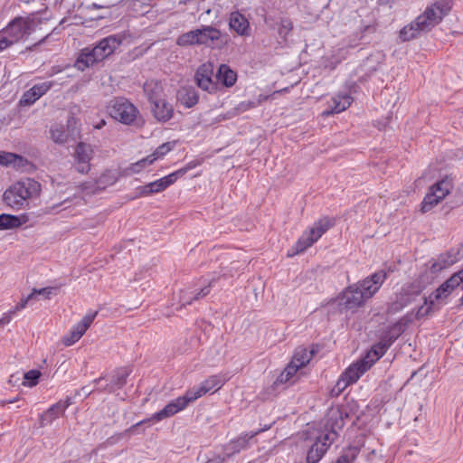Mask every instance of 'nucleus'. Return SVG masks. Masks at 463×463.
I'll return each instance as SVG.
<instances>
[{
    "label": "nucleus",
    "mask_w": 463,
    "mask_h": 463,
    "mask_svg": "<svg viewBox=\"0 0 463 463\" xmlns=\"http://www.w3.org/2000/svg\"><path fill=\"white\" fill-rule=\"evenodd\" d=\"M151 112L158 122H166L173 118L174 109L165 99L150 105Z\"/></svg>",
    "instance_id": "4be33fe9"
},
{
    "label": "nucleus",
    "mask_w": 463,
    "mask_h": 463,
    "mask_svg": "<svg viewBox=\"0 0 463 463\" xmlns=\"http://www.w3.org/2000/svg\"><path fill=\"white\" fill-rule=\"evenodd\" d=\"M452 187V182L448 177L433 184L421 203V211L423 213L430 211L450 193Z\"/></svg>",
    "instance_id": "1a4fd4ad"
},
{
    "label": "nucleus",
    "mask_w": 463,
    "mask_h": 463,
    "mask_svg": "<svg viewBox=\"0 0 463 463\" xmlns=\"http://www.w3.org/2000/svg\"><path fill=\"white\" fill-rule=\"evenodd\" d=\"M98 315V311L88 312L83 318L74 325L70 333L62 338V343L66 346H71L78 342L85 334Z\"/></svg>",
    "instance_id": "f8f14e48"
},
{
    "label": "nucleus",
    "mask_w": 463,
    "mask_h": 463,
    "mask_svg": "<svg viewBox=\"0 0 463 463\" xmlns=\"http://www.w3.org/2000/svg\"><path fill=\"white\" fill-rule=\"evenodd\" d=\"M14 314L12 313V310L8 311L7 313H5L2 317L0 318V326L7 325L11 322L13 316Z\"/></svg>",
    "instance_id": "603ef678"
},
{
    "label": "nucleus",
    "mask_w": 463,
    "mask_h": 463,
    "mask_svg": "<svg viewBox=\"0 0 463 463\" xmlns=\"http://www.w3.org/2000/svg\"><path fill=\"white\" fill-rule=\"evenodd\" d=\"M217 80L225 87H232L237 80V74L228 65L222 64L217 72Z\"/></svg>",
    "instance_id": "cd10ccee"
},
{
    "label": "nucleus",
    "mask_w": 463,
    "mask_h": 463,
    "mask_svg": "<svg viewBox=\"0 0 463 463\" xmlns=\"http://www.w3.org/2000/svg\"><path fill=\"white\" fill-rule=\"evenodd\" d=\"M386 279V272L384 270H379L355 285L366 300H368L380 289Z\"/></svg>",
    "instance_id": "ddd939ff"
},
{
    "label": "nucleus",
    "mask_w": 463,
    "mask_h": 463,
    "mask_svg": "<svg viewBox=\"0 0 463 463\" xmlns=\"http://www.w3.org/2000/svg\"><path fill=\"white\" fill-rule=\"evenodd\" d=\"M213 64L206 62L199 66L195 73V81L199 88L213 93L217 90L216 83L213 80Z\"/></svg>",
    "instance_id": "2eb2a0df"
},
{
    "label": "nucleus",
    "mask_w": 463,
    "mask_h": 463,
    "mask_svg": "<svg viewBox=\"0 0 463 463\" xmlns=\"http://www.w3.org/2000/svg\"><path fill=\"white\" fill-rule=\"evenodd\" d=\"M184 175L182 171H175L170 175L151 182L141 187L142 195H150L155 193H160L173 184L179 177Z\"/></svg>",
    "instance_id": "dca6fc26"
},
{
    "label": "nucleus",
    "mask_w": 463,
    "mask_h": 463,
    "mask_svg": "<svg viewBox=\"0 0 463 463\" xmlns=\"http://www.w3.org/2000/svg\"><path fill=\"white\" fill-rule=\"evenodd\" d=\"M371 357V354L356 363L352 364L344 373L343 375L352 384L356 383L357 380L372 366V362H368V358Z\"/></svg>",
    "instance_id": "aec40b11"
},
{
    "label": "nucleus",
    "mask_w": 463,
    "mask_h": 463,
    "mask_svg": "<svg viewBox=\"0 0 463 463\" xmlns=\"http://www.w3.org/2000/svg\"><path fill=\"white\" fill-rule=\"evenodd\" d=\"M18 401V398H13V400H6L3 402V404L13 403Z\"/></svg>",
    "instance_id": "6e6d98bb"
},
{
    "label": "nucleus",
    "mask_w": 463,
    "mask_h": 463,
    "mask_svg": "<svg viewBox=\"0 0 463 463\" xmlns=\"http://www.w3.org/2000/svg\"><path fill=\"white\" fill-rule=\"evenodd\" d=\"M93 148L90 145L80 142L76 146L73 160L75 169L81 174L90 170V161L93 157Z\"/></svg>",
    "instance_id": "4468645a"
},
{
    "label": "nucleus",
    "mask_w": 463,
    "mask_h": 463,
    "mask_svg": "<svg viewBox=\"0 0 463 463\" xmlns=\"http://www.w3.org/2000/svg\"><path fill=\"white\" fill-rule=\"evenodd\" d=\"M344 425L343 413L338 409H331L324 420L310 427L307 431L309 445L306 463H318L335 441Z\"/></svg>",
    "instance_id": "f257e3e1"
},
{
    "label": "nucleus",
    "mask_w": 463,
    "mask_h": 463,
    "mask_svg": "<svg viewBox=\"0 0 463 463\" xmlns=\"http://www.w3.org/2000/svg\"><path fill=\"white\" fill-rule=\"evenodd\" d=\"M52 288H40V289H36V288H34L31 294H33V298H34L37 295H41V296H43V297H45L46 298H49V296H50V295H51V293H52Z\"/></svg>",
    "instance_id": "8fccbe9b"
},
{
    "label": "nucleus",
    "mask_w": 463,
    "mask_h": 463,
    "mask_svg": "<svg viewBox=\"0 0 463 463\" xmlns=\"http://www.w3.org/2000/svg\"><path fill=\"white\" fill-rule=\"evenodd\" d=\"M131 370L127 367L119 368L117 370L111 383L108 384L104 390L109 392H113L117 389L122 388L127 383V378L129 376Z\"/></svg>",
    "instance_id": "bb28decb"
},
{
    "label": "nucleus",
    "mask_w": 463,
    "mask_h": 463,
    "mask_svg": "<svg viewBox=\"0 0 463 463\" xmlns=\"http://www.w3.org/2000/svg\"><path fill=\"white\" fill-rule=\"evenodd\" d=\"M353 98L347 93H338L332 97L329 109L322 112L323 117L345 111L352 104Z\"/></svg>",
    "instance_id": "412c9836"
},
{
    "label": "nucleus",
    "mask_w": 463,
    "mask_h": 463,
    "mask_svg": "<svg viewBox=\"0 0 463 463\" xmlns=\"http://www.w3.org/2000/svg\"><path fill=\"white\" fill-rule=\"evenodd\" d=\"M422 291V287L418 282L404 285L401 291L397 294L396 298L392 301L389 307V313H397L415 300Z\"/></svg>",
    "instance_id": "9d476101"
},
{
    "label": "nucleus",
    "mask_w": 463,
    "mask_h": 463,
    "mask_svg": "<svg viewBox=\"0 0 463 463\" xmlns=\"http://www.w3.org/2000/svg\"><path fill=\"white\" fill-rule=\"evenodd\" d=\"M450 10L451 4L449 1H437L433 5L428 6L425 11L416 18V24L425 32H429L439 24Z\"/></svg>",
    "instance_id": "423d86ee"
},
{
    "label": "nucleus",
    "mask_w": 463,
    "mask_h": 463,
    "mask_svg": "<svg viewBox=\"0 0 463 463\" xmlns=\"http://www.w3.org/2000/svg\"><path fill=\"white\" fill-rule=\"evenodd\" d=\"M446 287H449L452 291L462 284L463 289V269L454 273L449 279L445 281Z\"/></svg>",
    "instance_id": "37998d69"
},
{
    "label": "nucleus",
    "mask_w": 463,
    "mask_h": 463,
    "mask_svg": "<svg viewBox=\"0 0 463 463\" xmlns=\"http://www.w3.org/2000/svg\"><path fill=\"white\" fill-rule=\"evenodd\" d=\"M313 356V352L306 348H297L292 358V362L297 364L299 368L307 365Z\"/></svg>",
    "instance_id": "f704fd0d"
},
{
    "label": "nucleus",
    "mask_w": 463,
    "mask_h": 463,
    "mask_svg": "<svg viewBox=\"0 0 463 463\" xmlns=\"http://www.w3.org/2000/svg\"><path fill=\"white\" fill-rule=\"evenodd\" d=\"M211 283L202 288L198 292L194 291H183L180 297V302L182 306L191 305L194 300H198L204 298L210 293Z\"/></svg>",
    "instance_id": "c756f323"
},
{
    "label": "nucleus",
    "mask_w": 463,
    "mask_h": 463,
    "mask_svg": "<svg viewBox=\"0 0 463 463\" xmlns=\"http://www.w3.org/2000/svg\"><path fill=\"white\" fill-rule=\"evenodd\" d=\"M395 338L383 339L378 344L373 345L372 350L368 353L371 354V357L368 358V362H372V365L379 360L391 346Z\"/></svg>",
    "instance_id": "2f4dec72"
},
{
    "label": "nucleus",
    "mask_w": 463,
    "mask_h": 463,
    "mask_svg": "<svg viewBox=\"0 0 463 463\" xmlns=\"http://www.w3.org/2000/svg\"><path fill=\"white\" fill-rule=\"evenodd\" d=\"M108 111L112 118L125 125L132 124L139 114L137 108L122 97L111 100Z\"/></svg>",
    "instance_id": "6e6552de"
},
{
    "label": "nucleus",
    "mask_w": 463,
    "mask_h": 463,
    "mask_svg": "<svg viewBox=\"0 0 463 463\" xmlns=\"http://www.w3.org/2000/svg\"><path fill=\"white\" fill-rule=\"evenodd\" d=\"M195 165H196L195 164H194L193 162H190L184 167L178 169L177 171L184 172V175L188 170L193 169L194 167H195Z\"/></svg>",
    "instance_id": "864d4df0"
},
{
    "label": "nucleus",
    "mask_w": 463,
    "mask_h": 463,
    "mask_svg": "<svg viewBox=\"0 0 463 463\" xmlns=\"http://www.w3.org/2000/svg\"><path fill=\"white\" fill-rule=\"evenodd\" d=\"M366 298L363 296L356 285L346 288L340 298L339 305L345 309H356L361 307Z\"/></svg>",
    "instance_id": "a211bd4d"
},
{
    "label": "nucleus",
    "mask_w": 463,
    "mask_h": 463,
    "mask_svg": "<svg viewBox=\"0 0 463 463\" xmlns=\"http://www.w3.org/2000/svg\"><path fill=\"white\" fill-rule=\"evenodd\" d=\"M199 44H210L221 36V32L212 26H204L202 29H197Z\"/></svg>",
    "instance_id": "c85d7f7f"
},
{
    "label": "nucleus",
    "mask_w": 463,
    "mask_h": 463,
    "mask_svg": "<svg viewBox=\"0 0 463 463\" xmlns=\"http://www.w3.org/2000/svg\"><path fill=\"white\" fill-rule=\"evenodd\" d=\"M298 369L300 368L291 361L278 377V382L280 383L288 382L296 374Z\"/></svg>",
    "instance_id": "79ce46f5"
},
{
    "label": "nucleus",
    "mask_w": 463,
    "mask_h": 463,
    "mask_svg": "<svg viewBox=\"0 0 463 463\" xmlns=\"http://www.w3.org/2000/svg\"><path fill=\"white\" fill-rule=\"evenodd\" d=\"M176 43L179 46H190L194 44H199L197 29L189 31L180 35L176 40Z\"/></svg>",
    "instance_id": "ea45409f"
},
{
    "label": "nucleus",
    "mask_w": 463,
    "mask_h": 463,
    "mask_svg": "<svg viewBox=\"0 0 463 463\" xmlns=\"http://www.w3.org/2000/svg\"><path fill=\"white\" fill-rule=\"evenodd\" d=\"M39 24L33 16L14 18L0 31V52L24 40L35 31Z\"/></svg>",
    "instance_id": "20e7f679"
},
{
    "label": "nucleus",
    "mask_w": 463,
    "mask_h": 463,
    "mask_svg": "<svg viewBox=\"0 0 463 463\" xmlns=\"http://www.w3.org/2000/svg\"><path fill=\"white\" fill-rule=\"evenodd\" d=\"M228 458L226 455L224 456L219 454H213L212 457L208 458L205 463H224L225 459Z\"/></svg>",
    "instance_id": "3c124183"
},
{
    "label": "nucleus",
    "mask_w": 463,
    "mask_h": 463,
    "mask_svg": "<svg viewBox=\"0 0 463 463\" xmlns=\"http://www.w3.org/2000/svg\"><path fill=\"white\" fill-rule=\"evenodd\" d=\"M53 81H43L41 83L34 84L31 89L26 90L21 99V106L33 105L36 100L43 97L51 88L53 86Z\"/></svg>",
    "instance_id": "6ab92c4d"
},
{
    "label": "nucleus",
    "mask_w": 463,
    "mask_h": 463,
    "mask_svg": "<svg viewBox=\"0 0 463 463\" xmlns=\"http://www.w3.org/2000/svg\"><path fill=\"white\" fill-rule=\"evenodd\" d=\"M334 220L324 217L318 220L314 225L307 231H306L302 236L298 240L295 245V250L292 253H288L289 256L303 252L305 250L312 246L319 238L334 225Z\"/></svg>",
    "instance_id": "0eeeda50"
},
{
    "label": "nucleus",
    "mask_w": 463,
    "mask_h": 463,
    "mask_svg": "<svg viewBox=\"0 0 463 463\" xmlns=\"http://www.w3.org/2000/svg\"><path fill=\"white\" fill-rule=\"evenodd\" d=\"M256 102L254 101H242L237 105L235 109L238 113L245 112L252 108L256 107Z\"/></svg>",
    "instance_id": "de8ad7c7"
},
{
    "label": "nucleus",
    "mask_w": 463,
    "mask_h": 463,
    "mask_svg": "<svg viewBox=\"0 0 463 463\" xmlns=\"http://www.w3.org/2000/svg\"><path fill=\"white\" fill-rule=\"evenodd\" d=\"M175 146V143L166 142L159 146L151 155L137 161L131 165V170L134 173H139L143 168L152 165L155 161L164 157Z\"/></svg>",
    "instance_id": "f3484780"
},
{
    "label": "nucleus",
    "mask_w": 463,
    "mask_h": 463,
    "mask_svg": "<svg viewBox=\"0 0 463 463\" xmlns=\"http://www.w3.org/2000/svg\"><path fill=\"white\" fill-rule=\"evenodd\" d=\"M452 290L446 287V283L441 284L430 296V302L438 304L439 307L446 303L447 298L451 294Z\"/></svg>",
    "instance_id": "72a5a7b5"
},
{
    "label": "nucleus",
    "mask_w": 463,
    "mask_h": 463,
    "mask_svg": "<svg viewBox=\"0 0 463 463\" xmlns=\"http://www.w3.org/2000/svg\"><path fill=\"white\" fill-rule=\"evenodd\" d=\"M61 70L58 69L57 67H52L51 71H49V76H53L56 73L60 72Z\"/></svg>",
    "instance_id": "5fc2aeb1"
},
{
    "label": "nucleus",
    "mask_w": 463,
    "mask_h": 463,
    "mask_svg": "<svg viewBox=\"0 0 463 463\" xmlns=\"http://www.w3.org/2000/svg\"><path fill=\"white\" fill-rule=\"evenodd\" d=\"M144 91L150 105L165 98L162 85L155 80L146 81L144 84Z\"/></svg>",
    "instance_id": "a878e982"
},
{
    "label": "nucleus",
    "mask_w": 463,
    "mask_h": 463,
    "mask_svg": "<svg viewBox=\"0 0 463 463\" xmlns=\"http://www.w3.org/2000/svg\"><path fill=\"white\" fill-rule=\"evenodd\" d=\"M41 376V373L37 370H31L24 373V385L33 387L36 385L39 377Z\"/></svg>",
    "instance_id": "c03bdc74"
},
{
    "label": "nucleus",
    "mask_w": 463,
    "mask_h": 463,
    "mask_svg": "<svg viewBox=\"0 0 463 463\" xmlns=\"http://www.w3.org/2000/svg\"><path fill=\"white\" fill-rule=\"evenodd\" d=\"M180 102L186 108H192L198 102V94L194 88H183L177 94Z\"/></svg>",
    "instance_id": "7c9ffc66"
},
{
    "label": "nucleus",
    "mask_w": 463,
    "mask_h": 463,
    "mask_svg": "<svg viewBox=\"0 0 463 463\" xmlns=\"http://www.w3.org/2000/svg\"><path fill=\"white\" fill-rule=\"evenodd\" d=\"M119 44L120 41L116 36L106 37L100 40L93 48H84L79 55L75 66L78 70L84 71L109 56Z\"/></svg>",
    "instance_id": "39448f33"
},
{
    "label": "nucleus",
    "mask_w": 463,
    "mask_h": 463,
    "mask_svg": "<svg viewBox=\"0 0 463 463\" xmlns=\"http://www.w3.org/2000/svg\"><path fill=\"white\" fill-rule=\"evenodd\" d=\"M425 32L416 24V20L404 26L400 32V37L402 41H410L418 36L420 33Z\"/></svg>",
    "instance_id": "c9c22d12"
},
{
    "label": "nucleus",
    "mask_w": 463,
    "mask_h": 463,
    "mask_svg": "<svg viewBox=\"0 0 463 463\" xmlns=\"http://www.w3.org/2000/svg\"><path fill=\"white\" fill-rule=\"evenodd\" d=\"M263 430H258L256 431L243 432L235 439H231L223 447V452L228 458L239 454L250 449L252 445L253 439L260 434Z\"/></svg>",
    "instance_id": "9b49d317"
},
{
    "label": "nucleus",
    "mask_w": 463,
    "mask_h": 463,
    "mask_svg": "<svg viewBox=\"0 0 463 463\" xmlns=\"http://www.w3.org/2000/svg\"><path fill=\"white\" fill-rule=\"evenodd\" d=\"M29 217L26 214L12 215L3 213L0 215V231L16 229L27 223Z\"/></svg>",
    "instance_id": "393cba45"
},
{
    "label": "nucleus",
    "mask_w": 463,
    "mask_h": 463,
    "mask_svg": "<svg viewBox=\"0 0 463 463\" xmlns=\"http://www.w3.org/2000/svg\"><path fill=\"white\" fill-rule=\"evenodd\" d=\"M226 381L227 379L222 374L211 375L203 382H202L200 385L189 389L183 396L177 397L176 399L171 401L161 411L154 413L151 418L138 421L137 423L132 425L129 429L127 430V432L134 433L137 427L152 420L160 421L164 419L174 416L177 412L185 409L190 402H194L203 395L208 392H216L223 386Z\"/></svg>",
    "instance_id": "f03ea898"
},
{
    "label": "nucleus",
    "mask_w": 463,
    "mask_h": 463,
    "mask_svg": "<svg viewBox=\"0 0 463 463\" xmlns=\"http://www.w3.org/2000/svg\"><path fill=\"white\" fill-rule=\"evenodd\" d=\"M118 179V173L117 170H106L96 180V186L99 190H103L108 186L114 184Z\"/></svg>",
    "instance_id": "473e14b6"
},
{
    "label": "nucleus",
    "mask_w": 463,
    "mask_h": 463,
    "mask_svg": "<svg viewBox=\"0 0 463 463\" xmlns=\"http://www.w3.org/2000/svg\"><path fill=\"white\" fill-rule=\"evenodd\" d=\"M41 194V184L33 178H23L11 184L4 193L3 198L6 205L14 210L30 207L32 201Z\"/></svg>",
    "instance_id": "7ed1b4c3"
},
{
    "label": "nucleus",
    "mask_w": 463,
    "mask_h": 463,
    "mask_svg": "<svg viewBox=\"0 0 463 463\" xmlns=\"http://www.w3.org/2000/svg\"><path fill=\"white\" fill-rule=\"evenodd\" d=\"M352 384L348 382V380L342 374L341 377L338 379L335 384V389L337 390V392H343L348 385Z\"/></svg>",
    "instance_id": "09e8293b"
},
{
    "label": "nucleus",
    "mask_w": 463,
    "mask_h": 463,
    "mask_svg": "<svg viewBox=\"0 0 463 463\" xmlns=\"http://www.w3.org/2000/svg\"><path fill=\"white\" fill-rule=\"evenodd\" d=\"M68 406L69 403L62 401L52 405L46 411L41 414L39 418L40 426L44 427L51 424L55 419L63 415Z\"/></svg>",
    "instance_id": "5701e85b"
},
{
    "label": "nucleus",
    "mask_w": 463,
    "mask_h": 463,
    "mask_svg": "<svg viewBox=\"0 0 463 463\" xmlns=\"http://www.w3.org/2000/svg\"><path fill=\"white\" fill-rule=\"evenodd\" d=\"M293 25L289 19H282L279 28V33L281 37H286L292 30Z\"/></svg>",
    "instance_id": "a18cd8bd"
},
{
    "label": "nucleus",
    "mask_w": 463,
    "mask_h": 463,
    "mask_svg": "<svg viewBox=\"0 0 463 463\" xmlns=\"http://www.w3.org/2000/svg\"><path fill=\"white\" fill-rule=\"evenodd\" d=\"M359 450L355 447H349L336 459L335 463H353L358 456Z\"/></svg>",
    "instance_id": "a19ab883"
},
{
    "label": "nucleus",
    "mask_w": 463,
    "mask_h": 463,
    "mask_svg": "<svg viewBox=\"0 0 463 463\" xmlns=\"http://www.w3.org/2000/svg\"><path fill=\"white\" fill-rule=\"evenodd\" d=\"M440 307L438 304H432L430 302V296L428 298H424L423 304L418 307L416 313L413 315L414 318L420 319L430 313H432L436 309H439Z\"/></svg>",
    "instance_id": "e433bc0d"
},
{
    "label": "nucleus",
    "mask_w": 463,
    "mask_h": 463,
    "mask_svg": "<svg viewBox=\"0 0 463 463\" xmlns=\"http://www.w3.org/2000/svg\"><path fill=\"white\" fill-rule=\"evenodd\" d=\"M51 139L56 144H65L68 140V135L61 125H53L50 129Z\"/></svg>",
    "instance_id": "4c0bfd02"
},
{
    "label": "nucleus",
    "mask_w": 463,
    "mask_h": 463,
    "mask_svg": "<svg viewBox=\"0 0 463 463\" xmlns=\"http://www.w3.org/2000/svg\"><path fill=\"white\" fill-rule=\"evenodd\" d=\"M230 28L241 36H248L250 33V23L247 18L239 12H232L229 18Z\"/></svg>",
    "instance_id": "b1692460"
},
{
    "label": "nucleus",
    "mask_w": 463,
    "mask_h": 463,
    "mask_svg": "<svg viewBox=\"0 0 463 463\" xmlns=\"http://www.w3.org/2000/svg\"><path fill=\"white\" fill-rule=\"evenodd\" d=\"M57 206L51 207L46 213H52Z\"/></svg>",
    "instance_id": "4d7b16f0"
},
{
    "label": "nucleus",
    "mask_w": 463,
    "mask_h": 463,
    "mask_svg": "<svg viewBox=\"0 0 463 463\" xmlns=\"http://www.w3.org/2000/svg\"><path fill=\"white\" fill-rule=\"evenodd\" d=\"M33 299V294H29L26 298H22L20 303H18L13 309L12 313L15 314L16 312L24 309L26 306Z\"/></svg>",
    "instance_id": "49530a36"
},
{
    "label": "nucleus",
    "mask_w": 463,
    "mask_h": 463,
    "mask_svg": "<svg viewBox=\"0 0 463 463\" xmlns=\"http://www.w3.org/2000/svg\"><path fill=\"white\" fill-rule=\"evenodd\" d=\"M101 379H102V378L100 377V378H99V379L95 380V383H99V382L101 381Z\"/></svg>",
    "instance_id": "13d9d810"
},
{
    "label": "nucleus",
    "mask_w": 463,
    "mask_h": 463,
    "mask_svg": "<svg viewBox=\"0 0 463 463\" xmlns=\"http://www.w3.org/2000/svg\"><path fill=\"white\" fill-rule=\"evenodd\" d=\"M23 161V157L14 153L0 152V165L5 166L14 165L19 166Z\"/></svg>",
    "instance_id": "58836bf2"
}]
</instances>
